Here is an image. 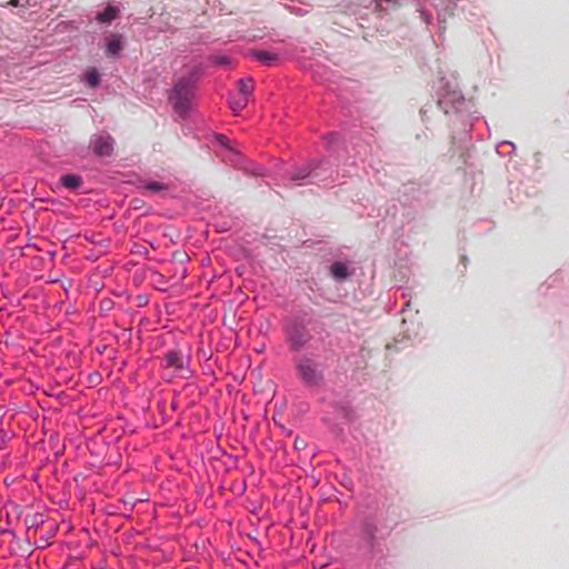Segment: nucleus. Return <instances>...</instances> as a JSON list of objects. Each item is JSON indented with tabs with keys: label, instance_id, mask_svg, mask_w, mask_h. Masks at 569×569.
Returning a JSON list of instances; mask_svg holds the SVG:
<instances>
[{
	"label": "nucleus",
	"instance_id": "nucleus-1",
	"mask_svg": "<svg viewBox=\"0 0 569 569\" xmlns=\"http://www.w3.org/2000/svg\"><path fill=\"white\" fill-rule=\"evenodd\" d=\"M194 97V81L191 77L180 78L172 90L170 101L177 113L187 114Z\"/></svg>",
	"mask_w": 569,
	"mask_h": 569
},
{
	"label": "nucleus",
	"instance_id": "nucleus-2",
	"mask_svg": "<svg viewBox=\"0 0 569 569\" xmlns=\"http://www.w3.org/2000/svg\"><path fill=\"white\" fill-rule=\"evenodd\" d=\"M296 368L299 379L307 388L319 389L323 385V371L315 360L302 357L298 360Z\"/></svg>",
	"mask_w": 569,
	"mask_h": 569
},
{
	"label": "nucleus",
	"instance_id": "nucleus-3",
	"mask_svg": "<svg viewBox=\"0 0 569 569\" xmlns=\"http://www.w3.org/2000/svg\"><path fill=\"white\" fill-rule=\"evenodd\" d=\"M90 146L97 156L107 157L112 153L113 140L110 136H94L91 139Z\"/></svg>",
	"mask_w": 569,
	"mask_h": 569
},
{
	"label": "nucleus",
	"instance_id": "nucleus-4",
	"mask_svg": "<svg viewBox=\"0 0 569 569\" xmlns=\"http://www.w3.org/2000/svg\"><path fill=\"white\" fill-rule=\"evenodd\" d=\"M289 340L291 348L298 351L310 340V335L303 328H295L290 332Z\"/></svg>",
	"mask_w": 569,
	"mask_h": 569
},
{
	"label": "nucleus",
	"instance_id": "nucleus-5",
	"mask_svg": "<svg viewBox=\"0 0 569 569\" xmlns=\"http://www.w3.org/2000/svg\"><path fill=\"white\" fill-rule=\"evenodd\" d=\"M163 360L164 367L167 368H176L181 370L184 367V358L180 351H169Z\"/></svg>",
	"mask_w": 569,
	"mask_h": 569
},
{
	"label": "nucleus",
	"instance_id": "nucleus-6",
	"mask_svg": "<svg viewBox=\"0 0 569 569\" xmlns=\"http://www.w3.org/2000/svg\"><path fill=\"white\" fill-rule=\"evenodd\" d=\"M119 9L113 6H108L102 12L98 13L96 19L101 23H110L118 18Z\"/></svg>",
	"mask_w": 569,
	"mask_h": 569
},
{
	"label": "nucleus",
	"instance_id": "nucleus-7",
	"mask_svg": "<svg viewBox=\"0 0 569 569\" xmlns=\"http://www.w3.org/2000/svg\"><path fill=\"white\" fill-rule=\"evenodd\" d=\"M122 49V38L119 34H112L107 39V52L117 56Z\"/></svg>",
	"mask_w": 569,
	"mask_h": 569
},
{
	"label": "nucleus",
	"instance_id": "nucleus-8",
	"mask_svg": "<svg viewBox=\"0 0 569 569\" xmlns=\"http://www.w3.org/2000/svg\"><path fill=\"white\" fill-rule=\"evenodd\" d=\"M63 187L70 190H76L81 187L82 178L78 174H66L60 178Z\"/></svg>",
	"mask_w": 569,
	"mask_h": 569
},
{
	"label": "nucleus",
	"instance_id": "nucleus-9",
	"mask_svg": "<svg viewBox=\"0 0 569 569\" xmlns=\"http://www.w3.org/2000/svg\"><path fill=\"white\" fill-rule=\"evenodd\" d=\"M248 102V98H246L244 96H240V93H237L236 96H232L230 98V108L232 109L233 112L238 113L247 107Z\"/></svg>",
	"mask_w": 569,
	"mask_h": 569
},
{
	"label": "nucleus",
	"instance_id": "nucleus-10",
	"mask_svg": "<svg viewBox=\"0 0 569 569\" xmlns=\"http://www.w3.org/2000/svg\"><path fill=\"white\" fill-rule=\"evenodd\" d=\"M238 88H239V92L240 96H244L246 98H250V96L252 94L253 92V80L251 78H247V79H241L239 80L238 82Z\"/></svg>",
	"mask_w": 569,
	"mask_h": 569
},
{
	"label": "nucleus",
	"instance_id": "nucleus-11",
	"mask_svg": "<svg viewBox=\"0 0 569 569\" xmlns=\"http://www.w3.org/2000/svg\"><path fill=\"white\" fill-rule=\"evenodd\" d=\"M43 522H44L43 515L38 513V512L27 515L24 518V525L27 526V528L29 530L32 528H38Z\"/></svg>",
	"mask_w": 569,
	"mask_h": 569
},
{
	"label": "nucleus",
	"instance_id": "nucleus-12",
	"mask_svg": "<svg viewBox=\"0 0 569 569\" xmlns=\"http://www.w3.org/2000/svg\"><path fill=\"white\" fill-rule=\"evenodd\" d=\"M331 273L336 279L343 280L348 277V269L341 262H336L331 266Z\"/></svg>",
	"mask_w": 569,
	"mask_h": 569
},
{
	"label": "nucleus",
	"instance_id": "nucleus-13",
	"mask_svg": "<svg viewBox=\"0 0 569 569\" xmlns=\"http://www.w3.org/2000/svg\"><path fill=\"white\" fill-rule=\"evenodd\" d=\"M252 54L257 60L268 66L277 60V56L268 51H254Z\"/></svg>",
	"mask_w": 569,
	"mask_h": 569
},
{
	"label": "nucleus",
	"instance_id": "nucleus-14",
	"mask_svg": "<svg viewBox=\"0 0 569 569\" xmlns=\"http://www.w3.org/2000/svg\"><path fill=\"white\" fill-rule=\"evenodd\" d=\"M99 74L97 71L92 70V71H89L87 74H86V80H87V83L89 87L93 88L96 86H98L99 83Z\"/></svg>",
	"mask_w": 569,
	"mask_h": 569
},
{
	"label": "nucleus",
	"instance_id": "nucleus-15",
	"mask_svg": "<svg viewBox=\"0 0 569 569\" xmlns=\"http://www.w3.org/2000/svg\"><path fill=\"white\" fill-rule=\"evenodd\" d=\"M147 189L151 191H160L163 189V186L159 182H150L147 184Z\"/></svg>",
	"mask_w": 569,
	"mask_h": 569
},
{
	"label": "nucleus",
	"instance_id": "nucleus-16",
	"mask_svg": "<svg viewBox=\"0 0 569 569\" xmlns=\"http://www.w3.org/2000/svg\"><path fill=\"white\" fill-rule=\"evenodd\" d=\"M308 174L307 173H303L302 176H295L292 179L293 180H301V179H305Z\"/></svg>",
	"mask_w": 569,
	"mask_h": 569
},
{
	"label": "nucleus",
	"instance_id": "nucleus-17",
	"mask_svg": "<svg viewBox=\"0 0 569 569\" xmlns=\"http://www.w3.org/2000/svg\"><path fill=\"white\" fill-rule=\"evenodd\" d=\"M10 3L14 7L20 4V0H11Z\"/></svg>",
	"mask_w": 569,
	"mask_h": 569
},
{
	"label": "nucleus",
	"instance_id": "nucleus-18",
	"mask_svg": "<svg viewBox=\"0 0 569 569\" xmlns=\"http://www.w3.org/2000/svg\"><path fill=\"white\" fill-rule=\"evenodd\" d=\"M224 61H226V58H221V59L219 60V63H223Z\"/></svg>",
	"mask_w": 569,
	"mask_h": 569
}]
</instances>
